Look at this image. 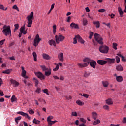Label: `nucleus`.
Returning a JSON list of instances; mask_svg holds the SVG:
<instances>
[{"label": "nucleus", "instance_id": "e2e57ef3", "mask_svg": "<svg viewBox=\"0 0 126 126\" xmlns=\"http://www.w3.org/2000/svg\"><path fill=\"white\" fill-rule=\"evenodd\" d=\"M108 16H110L111 18H114V17H115V14L113 13H112L111 15L109 14Z\"/></svg>", "mask_w": 126, "mask_h": 126}, {"label": "nucleus", "instance_id": "423d86ee", "mask_svg": "<svg viewBox=\"0 0 126 126\" xmlns=\"http://www.w3.org/2000/svg\"><path fill=\"white\" fill-rule=\"evenodd\" d=\"M40 41H42V39L40 38L39 34H37L34 39L33 45L34 47H37V46H38L39 43H40Z\"/></svg>", "mask_w": 126, "mask_h": 126}, {"label": "nucleus", "instance_id": "1a4fd4ad", "mask_svg": "<svg viewBox=\"0 0 126 126\" xmlns=\"http://www.w3.org/2000/svg\"><path fill=\"white\" fill-rule=\"evenodd\" d=\"M20 32L22 33H23L24 35L27 34V29L25 31V24H24L23 26L20 28Z\"/></svg>", "mask_w": 126, "mask_h": 126}, {"label": "nucleus", "instance_id": "79ce46f5", "mask_svg": "<svg viewBox=\"0 0 126 126\" xmlns=\"http://www.w3.org/2000/svg\"><path fill=\"white\" fill-rule=\"evenodd\" d=\"M15 29L14 30V31L15 32L18 28H19V25L18 24H16L14 25Z\"/></svg>", "mask_w": 126, "mask_h": 126}, {"label": "nucleus", "instance_id": "09e8293b", "mask_svg": "<svg viewBox=\"0 0 126 126\" xmlns=\"http://www.w3.org/2000/svg\"><path fill=\"white\" fill-rule=\"evenodd\" d=\"M13 9H15L17 11H19V9H18V7H17V6L16 5H14L13 6Z\"/></svg>", "mask_w": 126, "mask_h": 126}, {"label": "nucleus", "instance_id": "c756f323", "mask_svg": "<svg viewBox=\"0 0 126 126\" xmlns=\"http://www.w3.org/2000/svg\"><path fill=\"white\" fill-rule=\"evenodd\" d=\"M76 104L78 105L79 106H83L84 105V102L80 101V100H77L76 101Z\"/></svg>", "mask_w": 126, "mask_h": 126}, {"label": "nucleus", "instance_id": "69168bd1", "mask_svg": "<svg viewBox=\"0 0 126 126\" xmlns=\"http://www.w3.org/2000/svg\"><path fill=\"white\" fill-rule=\"evenodd\" d=\"M4 94H3V92H2V91L0 90V96H4Z\"/></svg>", "mask_w": 126, "mask_h": 126}, {"label": "nucleus", "instance_id": "a19ab883", "mask_svg": "<svg viewBox=\"0 0 126 126\" xmlns=\"http://www.w3.org/2000/svg\"><path fill=\"white\" fill-rule=\"evenodd\" d=\"M80 96H83V97H85V98H88L89 97V95L86 94H79Z\"/></svg>", "mask_w": 126, "mask_h": 126}, {"label": "nucleus", "instance_id": "c03bdc74", "mask_svg": "<svg viewBox=\"0 0 126 126\" xmlns=\"http://www.w3.org/2000/svg\"><path fill=\"white\" fill-rule=\"evenodd\" d=\"M11 71L9 69L6 70L3 72V73L5 74H9L10 73Z\"/></svg>", "mask_w": 126, "mask_h": 126}, {"label": "nucleus", "instance_id": "6ab92c4d", "mask_svg": "<svg viewBox=\"0 0 126 126\" xmlns=\"http://www.w3.org/2000/svg\"><path fill=\"white\" fill-rule=\"evenodd\" d=\"M80 68H83V67H86L88 65V63H79L77 64Z\"/></svg>", "mask_w": 126, "mask_h": 126}, {"label": "nucleus", "instance_id": "473e14b6", "mask_svg": "<svg viewBox=\"0 0 126 126\" xmlns=\"http://www.w3.org/2000/svg\"><path fill=\"white\" fill-rule=\"evenodd\" d=\"M32 55L33 57L34 62H36V61H37V53H36V52H33L32 53Z\"/></svg>", "mask_w": 126, "mask_h": 126}, {"label": "nucleus", "instance_id": "e433bc0d", "mask_svg": "<svg viewBox=\"0 0 126 126\" xmlns=\"http://www.w3.org/2000/svg\"><path fill=\"white\" fill-rule=\"evenodd\" d=\"M21 120V116H19L15 118V122L16 124H18V121H20Z\"/></svg>", "mask_w": 126, "mask_h": 126}, {"label": "nucleus", "instance_id": "6e6d98bb", "mask_svg": "<svg viewBox=\"0 0 126 126\" xmlns=\"http://www.w3.org/2000/svg\"><path fill=\"white\" fill-rule=\"evenodd\" d=\"M80 121L82 123H84V124H85V123H86V121L85 120V119L82 118H80Z\"/></svg>", "mask_w": 126, "mask_h": 126}, {"label": "nucleus", "instance_id": "bf43d9fd", "mask_svg": "<svg viewBox=\"0 0 126 126\" xmlns=\"http://www.w3.org/2000/svg\"><path fill=\"white\" fill-rule=\"evenodd\" d=\"M106 10L104 9H101L98 10V12H101V13H103V12H105Z\"/></svg>", "mask_w": 126, "mask_h": 126}, {"label": "nucleus", "instance_id": "c9c22d12", "mask_svg": "<svg viewBox=\"0 0 126 126\" xmlns=\"http://www.w3.org/2000/svg\"><path fill=\"white\" fill-rule=\"evenodd\" d=\"M22 76L23 77H24V78H28L27 76H26V71H22Z\"/></svg>", "mask_w": 126, "mask_h": 126}, {"label": "nucleus", "instance_id": "680f3d73", "mask_svg": "<svg viewBox=\"0 0 126 126\" xmlns=\"http://www.w3.org/2000/svg\"><path fill=\"white\" fill-rule=\"evenodd\" d=\"M93 32H90V36L89 37V39H92V36H93Z\"/></svg>", "mask_w": 126, "mask_h": 126}, {"label": "nucleus", "instance_id": "9d476101", "mask_svg": "<svg viewBox=\"0 0 126 126\" xmlns=\"http://www.w3.org/2000/svg\"><path fill=\"white\" fill-rule=\"evenodd\" d=\"M17 113L18 114V115H21V116H23V117H25L26 118H27L28 120H30V117H29V115H28V114L26 113H24L22 111H19Z\"/></svg>", "mask_w": 126, "mask_h": 126}, {"label": "nucleus", "instance_id": "8fccbe9b", "mask_svg": "<svg viewBox=\"0 0 126 126\" xmlns=\"http://www.w3.org/2000/svg\"><path fill=\"white\" fill-rule=\"evenodd\" d=\"M73 40V44H77V37H76V36H75Z\"/></svg>", "mask_w": 126, "mask_h": 126}, {"label": "nucleus", "instance_id": "864d4df0", "mask_svg": "<svg viewBox=\"0 0 126 126\" xmlns=\"http://www.w3.org/2000/svg\"><path fill=\"white\" fill-rule=\"evenodd\" d=\"M116 63H120V57H119V56H116Z\"/></svg>", "mask_w": 126, "mask_h": 126}, {"label": "nucleus", "instance_id": "4468645a", "mask_svg": "<svg viewBox=\"0 0 126 126\" xmlns=\"http://www.w3.org/2000/svg\"><path fill=\"white\" fill-rule=\"evenodd\" d=\"M10 82L12 83V84H13L14 87H17V86L19 85V83L15 81V80L11 79Z\"/></svg>", "mask_w": 126, "mask_h": 126}, {"label": "nucleus", "instance_id": "37998d69", "mask_svg": "<svg viewBox=\"0 0 126 126\" xmlns=\"http://www.w3.org/2000/svg\"><path fill=\"white\" fill-rule=\"evenodd\" d=\"M53 34L55 35L56 34V30L57 29V26L56 25H54L53 26Z\"/></svg>", "mask_w": 126, "mask_h": 126}, {"label": "nucleus", "instance_id": "39448f33", "mask_svg": "<svg viewBox=\"0 0 126 126\" xmlns=\"http://www.w3.org/2000/svg\"><path fill=\"white\" fill-rule=\"evenodd\" d=\"M40 67L43 71H45V74L46 76H50V75H51V72L50 68H48L44 65L40 66Z\"/></svg>", "mask_w": 126, "mask_h": 126}, {"label": "nucleus", "instance_id": "f03ea898", "mask_svg": "<svg viewBox=\"0 0 126 126\" xmlns=\"http://www.w3.org/2000/svg\"><path fill=\"white\" fill-rule=\"evenodd\" d=\"M2 33L5 36L11 37V29H10V26L4 25L3 27Z\"/></svg>", "mask_w": 126, "mask_h": 126}, {"label": "nucleus", "instance_id": "a878e982", "mask_svg": "<svg viewBox=\"0 0 126 126\" xmlns=\"http://www.w3.org/2000/svg\"><path fill=\"white\" fill-rule=\"evenodd\" d=\"M107 61L108 63H115V62H116V60L115 58L111 59V58H108Z\"/></svg>", "mask_w": 126, "mask_h": 126}, {"label": "nucleus", "instance_id": "7ed1b4c3", "mask_svg": "<svg viewBox=\"0 0 126 126\" xmlns=\"http://www.w3.org/2000/svg\"><path fill=\"white\" fill-rule=\"evenodd\" d=\"M99 51L102 54H108L109 52V47L106 45H101L99 47Z\"/></svg>", "mask_w": 126, "mask_h": 126}, {"label": "nucleus", "instance_id": "f257e3e1", "mask_svg": "<svg viewBox=\"0 0 126 126\" xmlns=\"http://www.w3.org/2000/svg\"><path fill=\"white\" fill-rule=\"evenodd\" d=\"M94 37L95 41L93 40V44L94 46H97L98 43L99 44V45H103V44H104V42H103V38L100 34L98 33H95Z\"/></svg>", "mask_w": 126, "mask_h": 126}, {"label": "nucleus", "instance_id": "a18cd8bd", "mask_svg": "<svg viewBox=\"0 0 126 126\" xmlns=\"http://www.w3.org/2000/svg\"><path fill=\"white\" fill-rule=\"evenodd\" d=\"M72 117H77V113L75 111L72 112L71 113Z\"/></svg>", "mask_w": 126, "mask_h": 126}, {"label": "nucleus", "instance_id": "603ef678", "mask_svg": "<svg viewBox=\"0 0 126 126\" xmlns=\"http://www.w3.org/2000/svg\"><path fill=\"white\" fill-rule=\"evenodd\" d=\"M29 114H30V115H33V114H34V111H33V109H30L29 110Z\"/></svg>", "mask_w": 126, "mask_h": 126}, {"label": "nucleus", "instance_id": "ea45409f", "mask_svg": "<svg viewBox=\"0 0 126 126\" xmlns=\"http://www.w3.org/2000/svg\"><path fill=\"white\" fill-rule=\"evenodd\" d=\"M54 119V117L52 116H49L47 117V122L49 123V122L52 121V120Z\"/></svg>", "mask_w": 126, "mask_h": 126}, {"label": "nucleus", "instance_id": "2eb2a0df", "mask_svg": "<svg viewBox=\"0 0 126 126\" xmlns=\"http://www.w3.org/2000/svg\"><path fill=\"white\" fill-rule=\"evenodd\" d=\"M58 58L60 62H63V53H60L58 55Z\"/></svg>", "mask_w": 126, "mask_h": 126}, {"label": "nucleus", "instance_id": "bb28decb", "mask_svg": "<svg viewBox=\"0 0 126 126\" xmlns=\"http://www.w3.org/2000/svg\"><path fill=\"white\" fill-rule=\"evenodd\" d=\"M102 83L104 87H108V86H109V82L108 81H103L102 82Z\"/></svg>", "mask_w": 126, "mask_h": 126}, {"label": "nucleus", "instance_id": "aec40b11", "mask_svg": "<svg viewBox=\"0 0 126 126\" xmlns=\"http://www.w3.org/2000/svg\"><path fill=\"white\" fill-rule=\"evenodd\" d=\"M116 69L117 70V71H123V70H124V68H123L122 65H118L116 66Z\"/></svg>", "mask_w": 126, "mask_h": 126}, {"label": "nucleus", "instance_id": "b1692460", "mask_svg": "<svg viewBox=\"0 0 126 126\" xmlns=\"http://www.w3.org/2000/svg\"><path fill=\"white\" fill-rule=\"evenodd\" d=\"M93 23L94 24V25L96 26V28H99V27H100V22L98 21H93Z\"/></svg>", "mask_w": 126, "mask_h": 126}, {"label": "nucleus", "instance_id": "9b49d317", "mask_svg": "<svg viewBox=\"0 0 126 126\" xmlns=\"http://www.w3.org/2000/svg\"><path fill=\"white\" fill-rule=\"evenodd\" d=\"M89 63L91 67H93V68H96V65H97V63L96 61L92 60Z\"/></svg>", "mask_w": 126, "mask_h": 126}, {"label": "nucleus", "instance_id": "3c124183", "mask_svg": "<svg viewBox=\"0 0 126 126\" xmlns=\"http://www.w3.org/2000/svg\"><path fill=\"white\" fill-rule=\"evenodd\" d=\"M43 92H44V93H45V94H46L47 95H49V92H48V89H45L43 90Z\"/></svg>", "mask_w": 126, "mask_h": 126}, {"label": "nucleus", "instance_id": "de8ad7c7", "mask_svg": "<svg viewBox=\"0 0 126 126\" xmlns=\"http://www.w3.org/2000/svg\"><path fill=\"white\" fill-rule=\"evenodd\" d=\"M117 46H118V44L116 43H113V48L114 49V50H117Z\"/></svg>", "mask_w": 126, "mask_h": 126}, {"label": "nucleus", "instance_id": "412c9836", "mask_svg": "<svg viewBox=\"0 0 126 126\" xmlns=\"http://www.w3.org/2000/svg\"><path fill=\"white\" fill-rule=\"evenodd\" d=\"M48 43L49 45H50V46L53 45L54 47L57 46V45L56 44V42L53 39L49 40Z\"/></svg>", "mask_w": 126, "mask_h": 126}, {"label": "nucleus", "instance_id": "393cba45", "mask_svg": "<svg viewBox=\"0 0 126 126\" xmlns=\"http://www.w3.org/2000/svg\"><path fill=\"white\" fill-rule=\"evenodd\" d=\"M118 11L119 12V14L121 17H123L124 16V12L123 11V10L122 9L121 7H118Z\"/></svg>", "mask_w": 126, "mask_h": 126}, {"label": "nucleus", "instance_id": "20e7f679", "mask_svg": "<svg viewBox=\"0 0 126 126\" xmlns=\"http://www.w3.org/2000/svg\"><path fill=\"white\" fill-rule=\"evenodd\" d=\"M65 38V37L64 36L61 35L60 33L55 36V41L57 44H60V42H63Z\"/></svg>", "mask_w": 126, "mask_h": 126}, {"label": "nucleus", "instance_id": "2f4dec72", "mask_svg": "<svg viewBox=\"0 0 126 126\" xmlns=\"http://www.w3.org/2000/svg\"><path fill=\"white\" fill-rule=\"evenodd\" d=\"M117 56H119L120 58H122V62H126V59H125V57H124L121 53H118L117 54Z\"/></svg>", "mask_w": 126, "mask_h": 126}, {"label": "nucleus", "instance_id": "cd10ccee", "mask_svg": "<svg viewBox=\"0 0 126 126\" xmlns=\"http://www.w3.org/2000/svg\"><path fill=\"white\" fill-rule=\"evenodd\" d=\"M116 80L118 82H122L123 81V77L121 76H117Z\"/></svg>", "mask_w": 126, "mask_h": 126}, {"label": "nucleus", "instance_id": "0eeeda50", "mask_svg": "<svg viewBox=\"0 0 126 126\" xmlns=\"http://www.w3.org/2000/svg\"><path fill=\"white\" fill-rule=\"evenodd\" d=\"M35 74L38 78H40L41 80H42V79H45V75H44L42 72H37L35 73Z\"/></svg>", "mask_w": 126, "mask_h": 126}, {"label": "nucleus", "instance_id": "7c9ffc66", "mask_svg": "<svg viewBox=\"0 0 126 126\" xmlns=\"http://www.w3.org/2000/svg\"><path fill=\"white\" fill-rule=\"evenodd\" d=\"M58 121L55 120V121H51L48 122V126H52V125H54V124H55V123H57Z\"/></svg>", "mask_w": 126, "mask_h": 126}, {"label": "nucleus", "instance_id": "5fc2aeb1", "mask_svg": "<svg viewBox=\"0 0 126 126\" xmlns=\"http://www.w3.org/2000/svg\"><path fill=\"white\" fill-rule=\"evenodd\" d=\"M35 92H36V93H41V88H37L35 91Z\"/></svg>", "mask_w": 126, "mask_h": 126}, {"label": "nucleus", "instance_id": "c85d7f7f", "mask_svg": "<svg viewBox=\"0 0 126 126\" xmlns=\"http://www.w3.org/2000/svg\"><path fill=\"white\" fill-rule=\"evenodd\" d=\"M101 123V121L100 120L97 119V120H95L93 122V126H96V125H98V124H100Z\"/></svg>", "mask_w": 126, "mask_h": 126}, {"label": "nucleus", "instance_id": "0e129e2a", "mask_svg": "<svg viewBox=\"0 0 126 126\" xmlns=\"http://www.w3.org/2000/svg\"><path fill=\"white\" fill-rule=\"evenodd\" d=\"M122 123L123 124H126V117H124L123 118V120L122 121Z\"/></svg>", "mask_w": 126, "mask_h": 126}, {"label": "nucleus", "instance_id": "13d9d810", "mask_svg": "<svg viewBox=\"0 0 126 126\" xmlns=\"http://www.w3.org/2000/svg\"><path fill=\"white\" fill-rule=\"evenodd\" d=\"M32 23H33L32 22H28V27H31V26H32Z\"/></svg>", "mask_w": 126, "mask_h": 126}, {"label": "nucleus", "instance_id": "6e6552de", "mask_svg": "<svg viewBox=\"0 0 126 126\" xmlns=\"http://www.w3.org/2000/svg\"><path fill=\"white\" fill-rule=\"evenodd\" d=\"M34 16V12H32L31 13V14L27 16V19H28V22H32L33 23V18H34L33 17Z\"/></svg>", "mask_w": 126, "mask_h": 126}, {"label": "nucleus", "instance_id": "052dcab7", "mask_svg": "<svg viewBox=\"0 0 126 126\" xmlns=\"http://www.w3.org/2000/svg\"><path fill=\"white\" fill-rule=\"evenodd\" d=\"M5 41V39H3V40L0 41V45L2 46V45H3V43Z\"/></svg>", "mask_w": 126, "mask_h": 126}, {"label": "nucleus", "instance_id": "a211bd4d", "mask_svg": "<svg viewBox=\"0 0 126 126\" xmlns=\"http://www.w3.org/2000/svg\"><path fill=\"white\" fill-rule=\"evenodd\" d=\"M70 26L71 28H75V29H78V28H79L78 25L74 23H71Z\"/></svg>", "mask_w": 126, "mask_h": 126}, {"label": "nucleus", "instance_id": "4c0bfd02", "mask_svg": "<svg viewBox=\"0 0 126 126\" xmlns=\"http://www.w3.org/2000/svg\"><path fill=\"white\" fill-rule=\"evenodd\" d=\"M33 124H36V125H39L40 124V121L36 119V118H34L33 120Z\"/></svg>", "mask_w": 126, "mask_h": 126}, {"label": "nucleus", "instance_id": "f704fd0d", "mask_svg": "<svg viewBox=\"0 0 126 126\" xmlns=\"http://www.w3.org/2000/svg\"><path fill=\"white\" fill-rule=\"evenodd\" d=\"M16 100H17V98L15 97V95H12L11 98V101L12 103H13V102H16Z\"/></svg>", "mask_w": 126, "mask_h": 126}, {"label": "nucleus", "instance_id": "338daca9", "mask_svg": "<svg viewBox=\"0 0 126 126\" xmlns=\"http://www.w3.org/2000/svg\"><path fill=\"white\" fill-rule=\"evenodd\" d=\"M15 44V43H14V42H11V43H10L9 44V47H12V46H14V44Z\"/></svg>", "mask_w": 126, "mask_h": 126}, {"label": "nucleus", "instance_id": "f8f14e48", "mask_svg": "<svg viewBox=\"0 0 126 126\" xmlns=\"http://www.w3.org/2000/svg\"><path fill=\"white\" fill-rule=\"evenodd\" d=\"M92 119L96 121L98 119V113L95 111L92 112Z\"/></svg>", "mask_w": 126, "mask_h": 126}, {"label": "nucleus", "instance_id": "72a5a7b5", "mask_svg": "<svg viewBox=\"0 0 126 126\" xmlns=\"http://www.w3.org/2000/svg\"><path fill=\"white\" fill-rule=\"evenodd\" d=\"M33 81L35 82V86L37 87L38 86V84H39V81L36 78H34Z\"/></svg>", "mask_w": 126, "mask_h": 126}, {"label": "nucleus", "instance_id": "4be33fe9", "mask_svg": "<svg viewBox=\"0 0 126 126\" xmlns=\"http://www.w3.org/2000/svg\"><path fill=\"white\" fill-rule=\"evenodd\" d=\"M83 62H84V63H88V64H89L91 62V59H90L89 58H85L83 59Z\"/></svg>", "mask_w": 126, "mask_h": 126}, {"label": "nucleus", "instance_id": "49530a36", "mask_svg": "<svg viewBox=\"0 0 126 126\" xmlns=\"http://www.w3.org/2000/svg\"><path fill=\"white\" fill-rule=\"evenodd\" d=\"M90 75V74L89 73V72H85L84 74V77H88V76Z\"/></svg>", "mask_w": 126, "mask_h": 126}, {"label": "nucleus", "instance_id": "ddd939ff", "mask_svg": "<svg viewBox=\"0 0 126 126\" xmlns=\"http://www.w3.org/2000/svg\"><path fill=\"white\" fill-rule=\"evenodd\" d=\"M97 63L100 65H104L106 64V63H107V61L99 60H97Z\"/></svg>", "mask_w": 126, "mask_h": 126}, {"label": "nucleus", "instance_id": "58836bf2", "mask_svg": "<svg viewBox=\"0 0 126 126\" xmlns=\"http://www.w3.org/2000/svg\"><path fill=\"white\" fill-rule=\"evenodd\" d=\"M88 23V21H87V19L84 18L83 19V24L84 26H86Z\"/></svg>", "mask_w": 126, "mask_h": 126}, {"label": "nucleus", "instance_id": "f3484780", "mask_svg": "<svg viewBox=\"0 0 126 126\" xmlns=\"http://www.w3.org/2000/svg\"><path fill=\"white\" fill-rule=\"evenodd\" d=\"M76 37L77 38L78 42H80V43H81V44H84V40L82 39V38L80 37V35H76Z\"/></svg>", "mask_w": 126, "mask_h": 126}, {"label": "nucleus", "instance_id": "dca6fc26", "mask_svg": "<svg viewBox=\"0 0 126 126\" xmlns=\"http://www.w3.org/2000/svg\"><path fill=\"white\" fill-rule=\"evenodd\" d=\"M42 56L44 60H51V59H52V57H51L49 56V55L46 53H43Z\"/></svg>", "mask_w": 126, "mask_h": 126}, {"label": "nucleus", "instance_id": "4d7b16f0", "mask_svg": "<svg viewBox=\"0 0 126 126\" xmlns=\"http://www.w3.org/2000/svg\"><path fill=\"white\" fill-rule=\"evenodd\" d=\"M103 109H104V110H108L109 108V106L108 105H104L103 107Z\"/></svg>", "mask_w": 126, "mask_h": 126}, {"label": "nucleus", "instance_id": "774afa93", "mask_svg": "<svg viewBox=\"0 0 126 126\" xmlns=\"http://www.w3.org/2000/svg\"><path fill=\"white\" fill-rule=\"evenodd\" d=\"M0 9L4 10V6H3L2 5H0Z\"/></svg>", "mask_w": 126, "mask_h": 126}, {"label": "nucleus", "instance_id": "5701e85b", "mask_svg": "<svg viewBox=\"0 0 126 126\" xmlns=\"http://www.w3.org/2000/svg\"><path fill=\"white\" fill-rule=\"evenodd\" d=\"M106 104H107V105H113V99L109 98L106 100Z\"/></svg>", "mask_w": 126, "mask_h": 126}]
</instances>
